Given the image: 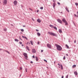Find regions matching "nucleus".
I'll list each match as a JSON object with an SVG mask.
<instances>
[{"label":"nucleus","instance_id":"nucleus-1","mask_svg":"<svg viewBox=\"0 0 78 78\" xmlns=\"http://www.w3.org/2000/svg\"><path fill=\"white\" fill-rule=\"evenodd\" d=\"M55 45L57 48V50H59V51H61V50H62V47H61V46L60 45L57 44H55Z\"/></svg>","mask_w":78,"mask_h":78},{"label":"nucleus","instance_id":"nucleus-2","mask_svg":"<svg viewBox=\"0 0 78 78\" xmlns=\"http://www.w3.org/2000/svg\"><path fill=\"white\" fill-rule=\"evenodd\" d=\"M48 34H50V35H51L52 36H55V37H57V35L56 34H55L54 33H52L50 32H48Z\"/></svg>","mask_w":78,"mask_h":78},{"label":"nucleus","instance_id":"nucleus-3","mask_svg":"<svg viewBox=\"0 0 78 78\" xmlns=\"http://www.w3.org/2000/svg\"><path fill=\"white\" fill-rule=\"evenodd\" d=\"M57 21L58 22H59V23H61V24H62V21L60 19H58Z\"/></svg>","mask_w":78,"mask_h":78},{"label":"nucleus","instance_id":"nucleus-4","mask_svg":"<svg viewBox=\"0 0 78 78\" xmlns=\"http://www.w3.org/2000/svg\"><path fill=\"white\" fill-rule=\"evenodd\" d=\"M47 46L49 48H51V45L49 44H47Z\"/></svg>","mask_w":78,"mask_h":78},{"label":"nucleus","instance_id":"nucleus-5","mask_svg":"<svg viewBox=\"0 0 78 78\" xmlns=\"http://www.w3.org/2000/svg\"><path fill=\"white\" fill-rule=\"evenodd\" d=\"M23 55L26 57V58H28V56H27V54L25 53H24L23 54Z\"/></svg>","mask_w":78,"mask_h":78},{"label":"nucleus","instance_id":"nucleus-6","mask_svg":"<svg viewBox=\"0 0 78 78\" xmlns=\"http://www.w3.org/2000/svg\"><path fill=\"white\" fill-rule=\"evenodd\" d=\"M62 22H64V23H65V22L66 21V19H65V18H62Z\"/></svg>","mask_w":78,"mask_h":78},{"label":"nucleus","instance_id":"nucleus-7","mask_svg":"<svg viewBox=\"0 0 78 78\" xmlns=\"http://www.w3.org/2000/svg\"><path fill=\"white\" fill-rule=\"evenodd\" d=\"M3 3L5 4V5H6L7 4V0H4L3 1Z\"/></svg>","mask_w":78,"mask_h":78},{"label":"nucleus","instance_id":"nucleus-8","mask_svg":"<svg viewBox=\"0 0 78 78\" xmlns=\"http://www.w3.org/2000/svg\"><path fill=\"white\" fill-rule=\"evenodd\" d=\"M36 49H32V53H36Z\"/></svg>","mask_w":78,"mask_h":78},{"label":"nucleus","instance_id":"nucleus-9","mask_svg":"<svg viewBox=\"0 0 78 78\" xmlns=\"http://www.w3.org/2000/svg\"><path fill=\"white\" fill-rule=\"evenodd\" d=\"M65 9L68 12H69V9H68V8L67 7H66L65 8Z\"/></svg>","mask_w":78,"mask_h":78},{"label":"nucleus","instance_id":"nucleus-10","mask_svg":"<svg viewBox=\"0 0 78 78\" xmlns=\"http://www.w3.org/2000/svg\"><path fill=\"white\" fill-rule=\"evenodd\" d=\"M17 1H15L13 2V3L14 5H17Z\"/></svg>","mask_w":78,"mask_h":78},{"label":"nucleus","instance_id":"nucleus-11","mask_svg":"<svg viewBox=\"0 0 78 78\" xmlns=\"http://www.w3.org/2000/svg\"><path fill=\"white\" fill-rule=\"evenodd\" d=\"M53 8H55V6H56V3H54L53 4Z\"/></svg>","mask_w":78,"mask_h":78},{"label":"nucleus","instance_id":"nucleus-12","mask_svg":"<svg viewBox=\"0 0 78 78\" xmlns=\"http://www.w3.org/2000/svg\"><path fill=\"white\" fill-rule=\"evenodd\" d=\"M37 21L38 22V23H41V21L40 19H38Z\"/></svg>","mask_w":78,"mask_h":78},{"label":"nucleus","instance_id":"nucleus-13","mask_svg":"<svg viewBox=\"0 0 78 78\" xmlns=\"http://www.w3.org/2000/svg\"><path fill=\"white\" fill-rule=\"evenodd\" d=\"M74 73L75 75H78V73L76 71L74 72Z\"/></svg>","mask_w":78,"mask_h":78},{"label":"nucleus","instance_id":"nucleus-14","mask_svg":"<svg viewBox=\"0 0 78 78\" xmlns=\"http://www.w3.org/2000/svg\"><path fill=\"white\" fill-rule=\"evenodd\" d=\"M35 58H36V61H38V60H39V58H38V57H37V56H36Z\"/></svg>","mask_w":78,"mask_h":78},{"label":"nucleus","instance_id":"nucleus-15","mask_svg":"<svg viewBox=\"0 0 78 78\" xmlns=\"http://www.w3.org/2000/svg\"><path fill=\"white\" fill-rule=\"evenodd\" d=\"M64 23H65V25H68V23H67V21H66Z\"/></svg>","mask_w":78,"mask_h":78},{"label":"nucleus","instance_id":"nucleus-16","mask_svg":"<svg viewBox=\"0 0 78 78\" xmlns=\"http://www.w3.org/2000/svg\"><path fill=\"white\" fill-rule=\"evenodd\" d=\"M58 32H59V33H62V30H61V29H59L58 30Z\"/></svg>","mask_w":78,"mask_h":78},{"label":"nucleus","instance_id":"nucleus-17","mask_svg":"<svg viewBox=\"0 0 78 78\" xmlns=\"http://www.w3.org/2000/svg\"><path fill=\"white\" fill-rule=\"evenodd\" d=\"M26 48L27 49L28 51H30V49H29V47H28V46H27Z\"/></svg>","mask_w":78,"mask_h":78},{"label":"nucleus","instance_id":"nucleus-18","mask_svg":"<svg viewBox=\"0 0 78 78\" xmlns=\"http://www.w3.org/2000/svg\"><path fill=\"white\" fill-rule=\"evenodd\" d=\"M37 36H41V34L39 32H38L37 33Z\"/></svg>","mask_w":78,"mask_h":78},{"label":"nucleus","instance_id":"nucleus-19","mask_svg":"<svg viewBox=\"0 0 78 78\" xmlns=\"http://www.w3.org/2000/svg\"><path fill=\"white\" fill-rule=\"evenodd\" d=\"M61 70H63V66H62V65H61Z\"/></svg>","mask_w":78,"mask_h":78},{"label":"nucleus","instance_id":"nucleus-20","mask_svg":"<svg viewBox=\"0 0 78 78\" xmlns=\"http://www.w3.org/2000/svg\"><path fill=\"white\" fill-rule=\"evenodd\" d=\"M5 52H6L7 53H8V54H10V53H9V51H8L7 50H5Z\"/></svg>","mask_w":78,"mask_h":78},{"label":"nucleus","instance_id":"nucleus-21","mask_svg":"<svg viewBox=\"0 0 78 78\" xmlns=\"http://www.w3.org/2000/svg\"><path fill=\"white\" fill-rule=\"evenodd\" d=\"M76 66V65H74L72 67L73 68H75Z\"/></svg>","mask_w":78,"mask_h":78},{"label":"nucleus","instance_id":"nucleus-22","mask_svg":"<svg viewBox=\"0 0 78 78\" xmlns=\"http://www.w3.org/2000/svg\"><path fill=\"white\" fill-rule=\"evenodd\" d=\"M30 43H31V45H33V41H30Z\"/></svg>","mask_w":78,"mask_h":78},{"label":"nucleus","instance_id":"nucleus-23","mask_svg":"<svg viewBox=\"0 0 78 78\" xmlns=\"http://www.w3.org/2000/svg\"><path fill=\"white\" fill-rule=\"evenodd\" d=\"M66 47H67V48H69V46H68L67 44L66 45Z\"/></svg>","mask_w":78,"mask_h":78},{"label":"nucleus","instance_id":"nucleus-24","mask_svg":"<svg viewBox=\"0 0 78 78\" xmlns=\"http://www.w3.org/2000/svg\"><path fill=\"white\" fill-rule=\"evenodd\" d=\"M53 28L55 29V30H57V28L56 27H54Z\"/></svg>","mask_w":78,"mask_h":78},{"label":"nucleus","instance_id":"nucleus-25","mask_svg":"<svg viewBox=\"0 0 78 78\" xmlns=\"http://www.w3.org/2000/svg\"><path fill=\"white\" fill-rule=\"evenodd\" d=\"M4 30L5 31H7V28H4Z\"/></svg>","mask_w":78,"mask_h":78},{"label":"nucleus","instance_id":"nucleus-26","mask_svg":"<svg viewBox=\"0 0 78 78\" xmlns=\"http://www.w3.org/2000/svg\"><path fill=\"white\" fill-rule=\"evenodd\" d=\"M15 41L16 42H18L19 41V40L17 39H15Z\"/></svg>","mask_w":78,"mask_h":78},{"label":"nucleus","instance_id":"nucleus-27","mask_svg":"<svg viewBox=\"0 0 78 78\" xmlns=\"http://www.w3.org/2000/svg\"><path fill=\"white\" fill-rule=\"evenodd\" d=\"M50 27H51V28H53V27H53V26L52 25H50Z\"/></svg>","mask_w":78,"mask_h":78},{"label":"nucleus","instance_id":"nucleus-28","mask_svg":"<svg viewBox=\"0 0 78 78\" xmlns=\"http://www.w3.org/2000/svg\"><path fill=\"white\" fill-rule=\"evenodd\" d=\"M21 31L22 32H23V31H24V30H23V29H21Z\"/></svg>","mask_w":78,"mask_h":78},{"label":"nucleus","instance_id":"nucleus-29","mask_svg":"<svg viewBox=\"0 0 78 78\" xmlns=\"http://www.w3.org/2000/svg\"><path fill=\"white\" fill-rule=\"evenodd\" d=\"M75 4L76 5V6H78V3H75Z\"/></svg>","mask_w":78,"mask_h":78},{"label":"nucleus","instance_id":"nucleus-30","mask_svg":"<svg viewBox=\"0 0 78 78\" xmlns=\"http://www.w3.org/2000/svg\"><path fill=\"white\" fill-rule=\"evenodd\" d=\"M63 59H64V60L66 59V57L65 56H64V57L63 58Z\"/></svg>","mask_w":78,"mask_h":78},{"label":"nucleus","instance_id":"nucleus-31","mask_svg":"<svg viewBox=\"0 0 78 78\" xmlns=\"http://www.w3.org/2000/svg\"><path fill=\"white\" fill-rule=\"evenodd\" d=\"M68 77H69V75H67L66 76V78H68Z\"/></svg>","mask_w":78,"mask_h":78},{"label":"nucleus","instance_id":"nucleus-32","mask_svg":"<svg viewBox=\"0 0 78 78\" xmlns=\"http://www.w3.org/2000/svg\"><path fill=\"white\" fill-rule=\"evenodd\" d=\"M43 8V7H41L40 8V9H42Z\"/></svg>","mask_w":78,"mask_h":78},{"label":"nucleus","instance_id":"nucleus-33","mask_svg":"<svg viewBox=\"0 0 78 78\" xmlns=\"http://www.w3.org/2000/svg\"><path fill=\"white\" fill-rule=\"evenodd\" d=\"M44 61H45V62H47V60L44 59Z\"/></svg>","mask_w":78,"mask_h":78},{"label":"nucleus","instance_id":"nucleus-34","mask_svg":"<svg viewBox=\"0 0 78 78\" xmlns=\"http://www.w3.org/2000/svg\"><path fill=\"white\" fill-rule=\"evenodd\" d=\"M19 38L20 40H21V41H22V39H21V38H20V36H19Z\"/></svg>","mask_w":78,"mask_h":78},{"label":"nucleus","instance_id":"nucleus-35","mask_svg":"<svg viewBox=\"0 0 78 78\" xmlns=\"http://www.w3.org/2000/svg\"><path fill=\"white\" fill-rule=\"evenodd\" d=\"M53 2L54 3H55V2H56V1L55 0H53Z\"/></svg>","mask_w":78,"mask_h":78},{"label":"nucleus","instance_id":"nucleus-36","mask_svg":"<svg viewBox=\"0 0 78 78\" xmlns=\"http://www.w3.org/2000/svg\"><path fill=\"white\" fill-rule=\"evenodd\" d=\"M57 4H58V5H61V4H60L59 2H58L57 3Z\"/></svg>","mask_w":78,"mask_h":78},{"label":"nucleus","instance_id":"nucleus-37","mask_svg":"<svg viewBox=\"0 0 78 78\" xmlns=\"http://www.w3.org/2000/svg\"><path fill=\"white\" fill-rule=\"evenodd\" d=\"M20 70H22V68L20 67Z\"/></svg>","mask_w":78,"mask_h":78},{"label":"nucleus","instance_id":"nucleus-38","mask_svg":"<svg viewBox=\"0 0 78 78\" xmlns=\"http://www.w3.org/2000/svg\"><path fill=\"white\" fill-rule=\"evenodd\" d=\"M32 57L33 58H35V56H34V55H33L32 56Z\"/></svg>","mask_w":78,"mask_h":78},{"label":"nucleus","instance_id":"nucleus-39","mask_svg":"<svg viewBox=\"0 0 78 78\" xmlns=\"http://www.w3.org/2000/svg\"><path fill=\"white\" fill-rule=\"evenodd\" d=\"M25 36H22V37H23V38H25Z\"/></svg>","mask_w":78,"mask_h":78},{"label":"nucleus","instance_id":"nucleus-40","mask_svg":"<svg viewBox=\"0 0 78 78\" xmlns=\"http://www.w3.org/2000/svg\"><path fill=\"white\" fill-rule=\"evenodd\" d=\"M32 20H33V21H34V19H33V18H32Z\"/></svg>","mask_w":78,"mask_h":78},{"label":"nucleus","instance_id":"nucleus-41","mask_svg":"<svg viewBox=\"0 0 78 78\" xmlns=\"http://www.w3.org/2000/svg\"><path fill=\"white\" fill-rule=\"evenodd\" d=\"M19 44H22V43L21 42H19Z\"/></svg>","mask_w":78,"mask_h":78},{"label":"nucleus","instance_id":"nucleus-42","mask_svg":"<svg viewBox=\"0 0 78 78\" xmlns=\"http://www.w3.org/2000/svg\"><path fill=\"white\" fill-rule=\"evenodd\" d=\"M39 9H38L37 10V12H39Z\"/></svg>","mask_w":78,"mask_h":78},{"label":"nucleus","instance_id":"nucleus-43","mask_svg":"<svg viewBox=\"0 0 78 78\" xmlns=\"http://www.w3.org/2000/svg\"><path fill=\"white\" fill-rule=\"evenodd\" d=\"M25 39H27V40H28V38H27V37H25Z\"/></svg>","mask_w":78,"mask_h":78},{"label":"nucleus","instance_id":"nucleus-44","mask_svg":"<svg viewBox=\"0 0 78 78\" xmlns=\"http://www.w3.org/2000/svg\"><path fill=\"white\" fill-rule=\"evenodd\" d=\"M29 9H30V10H31V11H33V10H32V9H31V8H29Z\"/></svg>","mask_w":78,"mask_h":78},{"label":"nucleus","instance_id":"nucleus-45","mask_svg":"<svg viewBox=\"0 0 78 78\" xmlns=\"http://www.w3.org/2000/svg\"><path fill=\"white\" fill-rule=\"evenodd\" d=\"M26 72H27V68H26Z\"/></svg>","mask_w":78,"mask_h":78},{"label":"nucleus","instance_id":"nucleus-46","mask_svg":"<svg viewBox=\"0 0 78 78\" xmlns=\"http://www.w3.org/2000/svg\"><path fill=\"white\" fill-rule=\"evenodd\" d=\"M30 62V63H31V64H33V62L32 61H31Z\"/></svg>","mask_w":78,"mask_h":78},{"label":"nucleus","instance_id":"nucleus-47","mask_svg":"<svg viewBox=\"0 0 78 78\" xmlns=\"http://www.w3.org/2000/svg\"><path fill=\"white\" fill-rule=\"evenodd\" d=\"M43 51H44L43 50H41V52H43Z\"/></svg>","mask_w":78,"mask_h":78},{"label":"nucleus","instance_id":"nucleus-48","mask_svg":"<svg viewBox=\"0 0 78 78\" xmlns=\"http://www.w3.org/2000/svg\"><path fill=\"white\" fill-rule=\"evenodd\" d=\"M76 40H75L74 41V43H76Z\"/></svg>","mask_w":78,"mask_h":78},{"label":"nucleus","instance_id":"nucleus-49","mask_svg":"<svg viewBox=\"0 0 78 78\" xmlns=\"http://www.w3.org/2000/svg\"><path fill=\"white\" fill-rule=\"evenodd\" d=\"M66 56H69V55H68V54H66Z\"/></svg>","mask_w":78,"mask_h":78},{"label":"nucleus","instance_id":"nucleus-50","mask_svg":"<svg viewBox=\"0 0 78 78\" xmlns=\"http://www.w3.org/2000/svg\"><path fill=\"white\" fill-rule=\"evenodd\" d=\"M36 31H39V30L36 29Z\"/></svg>","mask_w":78,"mask_h":78},{"label":"nucleus","instance_id":"nucleus-51","mask_svg":"<svg viewBox=\"0 0 78 78\" xmlns=\"http://www.w3.org/2000/svg\"><path fill=\"white\" fill-rule=\"evenodd\" d=\"M37 44H39L40 43H39V41L37 42Z\"/></svg>","mask_w":78,"mask_h":78},{"label":"nucleus","instance_id":"nucleus-52","mask_svg":"<svg viewBox=\"0 0 78 78\" xmlns=\"http://www.w3.org/2000/svg\"><path fill=\"white\" fill-rule=\"evenodd\" d=\"M59 13H61V14H62V12H59Z\"/></svg>","mask_w":78,"mask_h":78},{"label":"nucleus","instance_id":"nucleus-53","mask_svg":"<svg viewBox=\"0 0 78 78\" xmlns=\"http://www.w3.org/2000/svg\"><path fill=\"white\" fill-rule=\"evenodd\" d=\"M62 78H64V76H62Z\"/></svg>","mask_w":78,"mask_h":78},{"label":"nucleus","instance_id":"nucleus-54","mask_svg":"<svg viewBox=\"0 0 78 78\" xmlns=\"http://www.w3.org/2000/svg\"><path fill=\"white\" fill-rule=\"evenodd\" d=\"M10 25H11V26H12L13 27L14 26V25H13L12 24H11Z\"/></svg>","mask_w":78,"mask_h":78},{"label":"nucleus","instance_id":"nucleus-55","mask_svg":"<svg viewBox=\"0 0 78 78\" xmlns=\"http://www.w3.org/2000/svg\"><path fill=\"white\" fill-rule=\"evenodd\" d=\"M58 66H61V65L59 64V63H58Z\"/></svg>","mask_w":78,"mask_h":78},{"label":"nucleus","instance_id":"nucleus-56","mask_svg":"<svg viewBox=\"0 0 78 78\" xmlns=\"http://www.w3.org/2000/svg\"><path fill=\"white\" fill-rule=\"evenodd\" d=\"M74 16L76 17V14H75L74 15Z\"/></svg>","mask_w":78,"mask_h":78},{"label":"nucleus","instance_id":"nucleus-57","mask_svg":"<svg viewBox=\"0 0 78 78\" xmlns=\"http://www.w3.org/2000/svg\"><path fill=\"white\" fill-rule=\"evenodd\" d=\"M22 47H23V44H22Z\"/></svg>","mask_w":78,"mask_h":78},{"label":"nucleus","instance_id":"nucleus-58","mask_svg":"<svg viewBox=\"0 0 78 78\" xmlns=\"http://www.w3.org/2000/svg\"><path fill=\"white\" fill-rule=\"evenodd\" d=\"M23 27H25V26L23 25Z\"/></svg>","mask_w":78,"mask_h":78},{"label":"nucleus","instance_id":"nucleus-59","mask_svg":"<svg viewBox=\"0 0 78 78\" xmlns=\"http://www.w3.org/2000/svg\"><path fill=\"white\" fill-rule=\"evenodd\" d=\"M69 42H70V40H69Z\"/></svg>","mask_w":78,"mask_h":78},{"label":"nucleus","instance_id":"nucleus-60","mask_svg":"<svg viewBox=\"0 0 78 78\" xmlns=\"http://www.w3.org/2000/svg\"><path fill=\"white\" fill-rule=\"evenodd\" d=\"M76 17H78V15H76Z\"/></svg>","mask_w":78,"mask_h":78},{"label":"nucleus","instance_id":"nucleus-61","mask_svg":"<svg viewBox=\"0 0 78 78\" xmlns=\"http://www.w3.org/2000/svg\"><path fill=\"white\" fill-rule=\"evenodd\" d=\"M0 50H3V49H0Z\"/></svg>","mask_w":78,"mask_h":78},{"label":"nucleus","instance_id":"nucleus-62","mask_svg":"<svg viewBox=\"0 0 78 78\" xmlns=\"http://www.w3.org/2000/svg\"><path fill=\"white\" fill-rule=\"evenodd\" d=\"M20 76H21V75H20Z\"/></svg>","mask_w":78,"mask_h":78},{"label":"nucleus","instance_id":"nucleus-63","mask_svg":"<svg viewBox=\"0 0 78 78\" xmlns=\"http://www.w3.org/2000/svg\"><path fill=\"white\" fill-rule=\"evenodd\" d=\"M28 44V42H27V44Z\"/></svg>","mask_w":78,"mask_h":78},{"label":"nucleus","instance_id":"nucleus-64","mask_svg":"<svg viewBox=\"0 0 78 78\" xmlns=\"http://www.w3.org/2000/svg\"><path fill=\"white\" fill-rule=\"evenodd\" d=\"M55 62H54V64H55Z\"/></svg>","mask_w":78,"mask_h":78}]
</instances>
